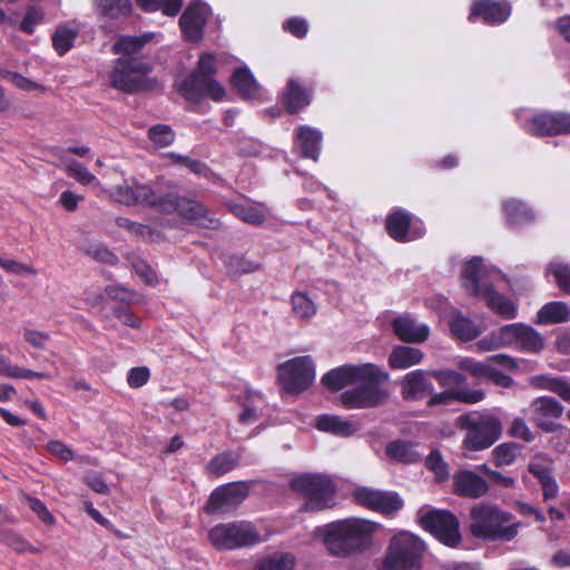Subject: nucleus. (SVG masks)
I'll list each match as a JSON object with an SVG mask.
<instances>
[{"label": "nucleus", "mask_w": 570, "mask_h": 570, "mask_svg": "<svg viewBox=\"0 0 570 570\" xmlns=\"http://www.w3.org/2000/svg\"><path fill=\"white\" fill-rule=\"evenodd\" d=\"M110 197L124 205H150L166 213H177L181 217L204 228L218 227V220L208 216L207 209L197 200L180 197L173 186L139 184L135 179L125 180L110 190Z\"/></svg>", "instance_id": "1"}, {"label": "nucleus", "mask_w": 570, "mask_h": 570, "mask_svg": "<svg viewBox=\"0 0 570 570\" xmlns=\"http://www.w3.org/2000/svg\"><path fill=\"white\" fill-rule=\"evenodd\" d=\"M389 374L373 363L345 364L331 370L322 377V383L333 391L346 386L353 389L340 395L341 404L348 410L374 407L383 403L387 392L381 386Z\"/></svg>", "instance_id": "2"}, {"label": "nucleus", "mask_w": 570, "mask_h": 570, "mask_svg": "<svg viewBox=\"0 0 570 570\" xmlns=\"http://www.w3.org/2000/svg\"><path fill=\"white\" fill-rule=\"evenodd\" d=\"M379 524L366 519L350 518L335 521L314 530L327 551L336 557H350L363 552L372 544Z\"/></svg>", "instance_id": "3"}, {"label": "nucleus", "mask_w": 570, "mask_h": 570, "mask_svg": "<svg viewBox=\"0 0 570 570\" xmlns=\"http://www.w3.org/2000/svg\"><path fill=\"white\" fill-rule=\"evenodd\" d=\"M500 277V273L488 269L480 257L466 262L462 269V285L472 296L485 298L488 306L498 315L511 320L518 314L517 305L503 295L494 292L490 279Z\"/></svg>", "instance_id": "4"}, {"label": "nucleus", "mask_w": 570, "mask_h": 570, "mask_svg": "<svg viewBox=\"0 0 570 570\" xmlns=\"http://www.w3.org/2000/svg\"><path fill=\"white\" fill-rule=\"evenodd\" d=\"M470 532L482 540H512L518 534L520 523L505 525L511 514L498 505L478 503L470 511Z\"/></svg>", "instance_id": "5"}, {"label": "nucleus", "mask_w": 570, "mask_h": 570, "mask_svg": "<svg viewBox=\"0 0 570 570\" xmlns=\"http://www.w3.org/2000/svg\"><path fill=\"white\" fill-rule=\"evenodd\" d=\"M456 425L465 431L462 442L464 451H483L494 444L502 434L500 419L490 412H471L460 415Z\"/></svg>", "instance_id": "6"}, {"label": "nucleus", "mask_w": 570, "mask_h": 570, "mask_svg": "<svg viewBox=\"0 0 570 570\" xmlns=\"http://www.w3.org/2000/svg\"><path fill=\"white\" fill-rule=\"evenodd\" d=\"M424 551L425 544L419 537L399 532L391 538L380 570H421Z\"/></svg>", "instance_id": "7"}, {"label": "nucleus", "mask_w": 570, "mask_h": 570, "mask_svg": "<svg viewBox=\"0 0 570 570\" xmlns=\"http://www.w3.org/2000/svg\"><path fill=\"white\" fill-rule=\"evenodd\" d=\"M216 71L215 57L204 53L198 60V67L179 86V92L189 101L197 102L203 97H209L219 101L225 96L224 87L213 76Z\"/></svg>", "instance_id": "8"}, {"label": "nucleus", "mask_w": 570, "mask_h": 570, "mask_svg": "<svg viewBox=\"0 0 570 570\" xmlns=\"http://www.w3.org/2000/svg\"><path fill=\"white\" fill-rule=\"evenodd\" d=\"M291 487L306 497L305 510L318 511L334 505L335 485L328 476L304 474L293 479Z\"/></svg>", "instance_id": "9"}, {"label": "nucleus", "mask_w": 570, "mask_h": 570, "mask_svg": "<svg viewBox=\"0 0 570 570\" xmlns=\"http://www.w3.org/2000/svg\"><path fill=\"white\" fill-rule=\"evenodd\" d=\"M208 538L218 550H234L264 541L254 525L246 521L217 524Z\"/></svg>", "instance_id": "10"}, {"label": "nucleus", "mask_w": 570, "mask_h": 570, "mask_svg": "<svg viewBox=\"0 0 570 570\" xmlns=\"http://www.w3.org/2000/svg\"><path fill=\"white\" fill-rule=\"evenodd\" d=\"M420 524L440 542L455 547L461 540L459 520L448 510L422 507L416 513Z\"/></svg>", "instance_id": "11"}, {"label": "nucleus", "mask_w": 570, "mask_h": 570, "mask_svg": "<svg viewBox=\"0 0 570 570\" xmlns=\"http://www.w3.org/2000/svg\"><path fill=\"white\" fill-rule=\"evenodd\" d=\"M315 379V365L311 356L288 360L278 366V380L283 389L292 394L306 390Z\"/></svg>", "instance_id": "12"}, {"label": "nucleus", "mask_w": 570, "mask_h": 570, "mask_svg": "<svg viewBox=\"0 0 570 570\" xmlns=\"http://www.w3.org/2000/svg\"><path fill=\"white\" fill-rule=\"evenodd\" d=\"M150 69L141 59L119 58L110 73V83L118 90L135 92L146 87Z\"/></svg>", "instance_id": "13"}, {"label": "nucleus", "mask_w": 570, "mask_h": 570, "mask_svg": "<svg viewBox=\"0 0 570 570\" xmlns=\"http://www.w3.org/2000/svg\"><path fill=\"white\" fill-rule=\"evenodd\" d=\"M247 497L244 483H227L212 493L206 511L208 513H226L238 507Z\"/></svg>", "instance_id": "14"}, {"label": "nucleus", "mask_w": 570, "mask_h": 570, "mask_svg": "<svg viewBox=\"0 0 570 570\" xmlns=\"http://www.w3.org/2000/svg\"><path fill=\"white\" fill-rule=\"evenodd\" d=\"M210 8L203 2H191L179 19L184 37L188 41L197 42L204 37V26L210 17Z\"/></svg>", "instance_id": "15"}, {"label": "nucleus", "mask_w": 570, "mask_h": 570, "mask_svg": "<svg viewBox=\"0 0 570 570\" xmlns=\"http://www.w3.org/2000/svg\"><path fill=\"white\" fill-rule=\"evenodd\" d=\"M563 410L560 402L549 396L534 399L528 409L531 420L544 432H552L557 429L553 420L559 419Z\"/></svg>", "instance_id": "16"}, {"label": "nucleus", "mask_w": 570, "mask_h": 570, "mask_svg": "<svg viewBox=\"0 0 570 570\" xmlns=\"http://www.w3.org/2000/svg\"><path fill=\"white\" fill-rule=\"evenodd\" d=\"M525 130L533 136L570 134V115L562 112L539 114L525 124Z\"/></svg>", "instance_id": "17"}, {"label": "nucleus", "mask_w": 570, "mask_h": 570, "mask_svg": "<svg viewBox=\"0 0 570 570\" xmlns=\"http://www.w3.org/2000/svg\"><path fill=\"white\" fill-rule=\"evenodd\" d=\"M386 229L389 235L399 242H411L424 233L422 225L412 222L411 216L401 209L387 216Z\"/></svg>", "instance_id": "18"}, {"label": "nucleus", "mask_w": 570, "mask_h": 570, "mask_svg": "<svg viewBox=\"0 0 570 570\" xmlns=\"http://www.w3.org/2000/svg\"><path fill=\"white\" fill-rule=\"evenodd\" d=\"M392 328L399 340L406 343H422L430 335L426 324L417 322L411 315L404 314L394 318Z\"/></svg>", "instance_id": "19"}, {"label": "nucleus", "mask_w": 570, "mask_h": 570, "mask_svg": "<svg viewBox=\"0 0 570 570\" xmlns=\"http://www.w3.org/2000/svg\"><path fill=\"white\" fill-rule=\"evenodd\" d=\"M520 323L503 325L493 331L476 343V347L482 352H489L505 347H515L518 342Z\"/></svg>", "instance_id": "20"}, {"label": "nucleus", "mask_w": 570, "mask_h": 570, "mask_svg": "<svg viewBox=\"0 0 570 570\" xmlns=\"http://www.w3.org/2000/svg\"><path fill=\"white\" fill-rule=\"evenodd\" d=\"M453 489L459 495L475 499L487 494L489 484L475 472L462 470L453 476Z\"/></svg>", "instance_id": "21"}, {"label": "nucleus", "mask_w": 570, "mask_h": 570, "mask_svg": "<svg viewBox=\"0 0 570 570\" xmlns=\"http://www.w3.org/2000/svg\"><path fill=\"white\" fill-rule=\"evenodd\" d=\"M510 13L511 8L507 2L479 0L473 3L469 20L481 17L487 23H500L507 20Z\"/></svg>", "instance_id": "22"}, {"label": "nucleus", "mask_w": 570, "mask_h": 570, "mask_svg": "<svg viewBox=\"0 0 570 570\" xmlns=\"http://www.w3.org/2000/svg\"><path fill=\"white\" fill-rule=\"evenodd\" d=\"M433 392L428 373L422 370L409 372L401 382V394L405 400H417Z\"/></svg>", "instance_id": "23"}, {"label": "nucleus", "mask_w": 570, "mask_h": 570, "mask_svg": "<svg viewBox=\"0 0 570 570\" xmlns=\"http://www.w3.org/2000/svg\"><path fill=\"white\" fill-rule=\"evenodd\" d=\"M228 208L236 217L250 225H262L271 215L264 204L248 200L229 202Z\"/></svg>", "instance_id": "24"}, {"label": "nucleus", "mask_w": 570, "mask_h": 570, "mask_svg": "<svg viewBox=\"0 0 570 570\" xmlns=\"http://www.w3.org/2000/svg\"><path fill=\"white\" fill-rule=\"evenodd\" d=\"M317 430L336 436L347 438L360 430L358 423L338 415L324 414L316 419Z\"/></svg>", "instance_id": "25"}, {"label": "nucleus", "mask_w": 570, "mask_h": 570, "mask_svg": "<svg viewBox=\"0 0 570 570\" xmlns=\"http://www.w3.org/2000/svg\"><path fill=\"white\" fill-rule=\"evenodd\" d=\"M446 317L451 333L462 341H472L482 333V328L476 323L456 308H453Z\"/></svg>", "instance_id": "26"}, {"label": "nucleus", "mask_w": 570, "mask_h": 570, "mask_svg": "<svg viewBox=\"0 0 570 570\" xmlns=\"http://www.w3.org/2000/svg\"><path fill=\"white\" fill-rule=\"evenodd\" d=\"M296 141L304 157L317 160L321 150L322 132L308 126H301L296 130Z\"/></svg>", "instance_id": "27"}, {"label": "nucleus", "mask_w": 570, "mask_h": 570, "mask_svg": "<svg viewBox=\"0 0 570 570\" xmlns=\"http://www.w3.org/2000/svg\"><path fill=\"white\" fill-rule=\"evenodd\" d=\"M423 357L424 353L417 347L397 345L389 356V365L394 370H406L420 364Z\"/></svg>", "instance_id": "28"}, {"label": "nucleus", "mask_w": 570, "mask_h": 570, "mask_svg": "<svg viewBox=\"0 0 570 570\" xmlns=\"http://www.w3.org/2000/svg\"><path fill=\"white\" fill-rule=\"evenodd\" d=\"M232 81L234 87L246 99H258L263 95L262 88L246 67L235 70Z\"/></svg>", "instance_id": "29"}, {"label": "nucleus", "mask_w": 570, "mask_h": 570, "mask_svg": "<svg viewBox=\"0 0 570 570\" xmlns=\"http://www.w3.org/2000/svg\"><path fill=\"white\" fill-rule=\"evenodd\" d=\"M570 320V308L563 302L544 304L537 313L535 323L540 325L564 323Z\"/></svg>", "instance_id": "30"}, {"label": "nucleus", "mask_w": 570, "mask_h": 570, "mask_svg": "<svg viewBox=\"0 0 570 570\" xmlns=\"http://www.w3.org/2000/svg\"><path fill=\"white\" fill-rule=\"evenodd\" d=\"M544 337L530 325L520 323L517 348L529 352L540 353L544 350Z\"/></svg>", "instance_id": "31"}, {"label": "nucleus", "mask_w": 570, "mask_h": 570, "mask_svg": "<svg viewBox=\"0 0 570 570\" xmlns=\"http://www.w3.org/2000/svg\"><path fill=\"white\" fill-rule=\"evenodd\" d=\"M283 100L287 110L294 114L309 104L311 96L294 79H291L283 94Z\"/></svg>", "instance_id": "32"}, {"label": "nucleus", "mask_w": 570, "mask_h": 570, "mask_svg": "<svg viewBox=\"0 0 570 570\" xmlns=\"http://www.w3.org/2000/svg\"><path fill=\"white\" fill-rule=\"evenodd\" d=\"M153 37L154 33H145L141 37H120L114 43L112 50L116 55H121L125 59H132V56L138 53Z\"/></svg>", "instance_id": "33"}, {"label": "nucleus", "mask_w": 570, "mask_h": 570, "mask_svg": "<svg viewBox=\"0 0 570 570\" xmlns=\"http://www.w3.org/2000/svg\"><path fill=\"white\" fill-rule=\"evenodd\" d=\"M503 210L509 224L523 225L534 218L533 212L522 202L510 198L504 200Z\"/></svg>", "instance_id": "34"}, {"label": "nucleus", "mask_w": 570, "mask_h": 570, "mask_svg": "<svg viewBox=\"0 0 570 570\" xmlns=\"http://www.w3.org/2000/svg\"><path fill=\"white\" fill-rule=\"evenodd\" d=\"M484 393L482 391H444L434 394L429 400V405L449 404L453 400L473 404L482 401Z\"/></svg>", "instance_id": "35"}, {"label": "nucleus", "mask_w": 570, "mask_h": 570, "mask_svg": "<svg viewBox=\"0 0 570 570\" xmlns=\"http://www.w3.org/2000/svg\"><path fill=\"white\" fill-rule=\"evenodd\" d=\"M0 375L7 376L10 379H24V380L52 379V376L48 373L35 372L29 368L13 365L7 357H4L1 354H0Z\"/></svg>", "instance_id": "36"}, {"label": "nucleus", "mask_w": 570, "mask_h": 570, "mask_svg": "<svg viewBox=\"0 0 570 570\" xmlns=\"http://www.w3.org/2000/svg\"><path fill=\"white\" fill-rule=\"evenodd\" d=\"M239 456L235 452L228 451L214 456L206 469L208 473L220 476L232 471L238 463Z\"/></svg>", "instance_id": "37"}, {"label": "nucleus", "mask_w": 570, "mask_h": 570, "mask_svg": "<svg viewBox=\"0 0 570 570\" xmlns=\"http://www.w3.org/2000/svg\"><path fill=\"white\" fill-rule=\"evenodd\" d=\"M292 309L298 318H311L316 314L314 302L303 292H296L292 295Z\"/></svg>", "instance_id": "38"}, {"label": "nucleus", "mask_w": 570, "mask_h": 570, "mask_svg": "<svg viewBox=\"0 0 570 570\" xmlns=\"http://www.w3.org/2000/svg\"><path fill=\"white\" fill-rule=\"evenodd\" d=\"M76 38L77 30L71 29L67 26L58 27L52 37V43L56 51L60 56L65 55L72 47Z\"/></svg>", "instance_id": "39"}, {"label": "nucleus", "mask_w": 570, "mask_h": 570, "mask_svg": "<svg viewBox=\"0 0 570 570\" xmlns=\"http://www.w3.org/2000/svg\"><path fill=\"white\" fill-rule=\"evenodd\" d=\"M100 11L109 18H120L129 14L130 0H97Z\"/></svg>", "instance_id": "40"}, {"label": "nucleus", "mask_w": 570, "mask_h": 570, "mask_svg": "<svg viewBox=\"0 0 570 570\" xmlns=\"http://www.w3.org/2000/svg\"><path fill=\"white\" fill-rule=\"evenodd\" d=\"M294 561L293 554L278 553L258 562L255 570H289L293 568Z\"/></svg>", "instance_id": "41"}, {"label": "nucleus", "mask_w": 570, "mask_h": 570, "mask_svg": "<svg viewBox=\"0 0 570 570\" xmlns=\"http://www.w3.org/2000/svg\"><path fill=\"white\" fill-rule=\"evenodd\" d=\"M459 367L478 379H488L493 373V366L489 363V358L484 362H479L474 358L465 357L459 361Z\"/></svg>", "instance_id": "42"}, {"label": "nucleus", "mask_w": 570, "mask_h": 570, "mask_svg": "<svg viewBox=\"0 0 570 570\" xmlns=\"http://www.w3.org/2000/svg\"><path fill=\"white\" fill-rule=\"evenodd\" d=\"M552 460L543 454L535 455L529 463V471L540 481L552 476Z\"/></svg>", "instance_id": "43"}, {"label": "nucleus", "mask_w": 570, "mask_h": 570, "mask_svg": "<svg viewBox=\"0 0 570 570\" xmlns=\"http://www.w3.org/2000/svg\"><path fill=\"white\" fill-rule=\"evenodd\" d=\"M402 505L403 501L396 493L380 491V499L375 501L373 510L383 514H392L399 511Z\"/></svg>", "instance_id": "44"}, {"label": "nucleus", "mask_w": 570, "mask_h": 570, "mask_svg": "<svg viewBox=\"0 0 570 570\" xmlns=\"http://www.w3.org/2000/svg\"><path fill=\"white\" fill-rule=\"evenodd\" d=\"M83 252L95 261L101 263L115 265L118 262L117 256L99 242L88 243L83 247Z\"/></svg>", "instance_id": "45"}, {"label": "nucleus", "mask_w": 570, "mask_h": 570, "mask_svg": "<svg viewBox=\"0 0 570 570\" xmlns=\"http://www.w3.org/2000/svg\"><path fill=\"white\" fill-rule=\"evenodd\" d=\"M149 139L159 148L167 147L175 140V134L167 125L153 126L148 131Z\"/></svg>", "instance_id": "46"}, {"label": "nucleus", "mask_w": 570, "mask_h": 570, "mask_svg": "<svg viewBox=\"0 0 570 570\" xmlns=\"http://www.w3.org/2000/svg\"><path fill=\"white\" fill-rule=\"evenodd\" d=\"M519 454V448L513 443H503L493 450L494 462L497 465L512 464Z\"/></svg>", "instance_id": "47"}, {"label": "nucleus", "mask_w": 570, "mask_h": 570, "mask_svg": "<svg viewBox=\"0 0 570 570\" xmlns=\"http://www.w3.org/2000/svg\"><path fill=\"white\" fill-rule=\"evenodd\" d=\"M386 453L390 458L402 462H414L417 459V454L411 446L403 442L390 443L386 448Z\"/></svg>", "instance_id": "48"}, {"label": "nucleus", "mask_w": 570, "mask_h": 570, "mask_svg": "<svg viewBox=\"0 0 570 570\" xmlns=\"http://www.w3.org/2000/svg\"><path fill=\"white\" fill-rule=\"evenodd\" d=\"M425 465L429 470H431L434 473L435 479L438 481L442 482L448 479V476H449L448 465L443 461L440 452L432 451L425 460Z\"/></svg>", "instance_id": "49"}, {"label": "nucleus", "mask_w": 570, "mask_h": 570, "mask_svg": "<svg viewBox=\"0 0 570 570\" xmlns=\"http://www.w3.org/2000/svg\"><path fill=\"white\" fill-rule=\"evenodd\" d=\"M226 265L233 274H248L261 268V264L258 262L248 261L242 256L229 257Z\"/></svg>", "instance_id": "50"}, {"label": "nucleus", "mask_w": 570, "mask_h": 570, "mask_svg": "<svg viewBox=\"0 0 570 570\" xmlns=\"http://www.w3.org/2000/svg\"><path fill=\"white\" fill-rule=\"evenodd\" d=\"M0 267L14 275H37V269L32 265L6 256H0Z\"/></svg>", "instance_id": "51"}, {"label": "nucleus", "mask_w": 570, "mask_h": 570, "mask_svg": "<svg viewBox=\"0 0 570 570\" xmlns=\"http://www.w3.org/2000/svg\"><path fill=\"white\" fill-rule=\"evenodd\" d=\"M66 170L73 179L82 185L98 184L96 176L78 161L72 160L68 163Z\"/></svg>", "instance_id": "52"}, {"label": "nucleus", "mask_w": 570, "mask_h": 570, "mask_svg": "<svg viewBox=\"0 0 570 570\" xmlns=\"http://www.w3.org/2000/svg\"><path fill=\"white\" fill-rule=\"evenodd\" d=\"M548 272L553 274L558 286L570 294V266L562 263H552Z\"/></svg>", "instance_id": "53"}, {"label": "nucleus", "mask_w": 570, "mask_h": 570, "mask_svg": "<svg viewBox=\"0 0 570 570\" xmlns=\"http://www.w3.org/2000/svg\"><path fill=\"white\" fill-rule=\"evenodd\" d=\"M42 20L43 11L38 7H30L21 21L20 28L22 31L31 35L35 31L36 26L41 23Z\"/></svg>", "instance_id": "54"}, {"label": "nucleus", "mask_w": 570, "mask_h": 570, "mask_svg": "<svg viewBox=\"0 0 570 570\" xmlns=\"http://www.w3.org/2000/svg\"><path fill=\"white\" fill-rule=\"evenodd\" d=\"M433 377H435L439 383L444 387H450L454 385H462L465 382V377L455 371H432L430 373Z\"/></svg>", "instance_id": "55"}, {"label": "nucleus", "mask_w": 570, "mask_h": 570, "mask_svg": "<svg viewBox=\"0 0 570 570\" xmlns=\"http://www.w3.org/2000/svg\"><path fill=\"white\" fill-rule=\"evenodd\" d=\"M27 504L30 510H32L39 519L45 522L46 524H53L55 523V517L51 514V512L47 509L43 502H41L37 498H27Z\"/></svg>", "instance_id": "56"}, {"label": "nucleus", "mask_w": 570, "mask_h": 570, "mask_svg": "<svg viewBox=\"0 0 570 570\" xmlns=\"http://www.w3.org/2000/svg\"><path fill=\"white\" fill-rule=\"evenodd\" d=\"M354 497L357 503L373 510L375 501L380 499V490L360 488L355 490Z\"/></svg>", "instance_id": "57"}, {"label": "nucleus", "mask_w": 570, "mask_h": 570, "mask_svg": "<svg viewBox=\"0 0 570 570\" xmlns=\"http://www.w3.org/2000/svg\"><path fill=\"white\" fill-rule=\"evenodd\" d=\"M23 338L32 347L43 350L50 340V336L45 332H40L33 328H26L23 331Z\"/></svg>", "instance_id": "58"}, {"label": "nucleus", "mask_w": 570, "mask_h": 570, "mask_svg": "<svg viewBox=\"0 0 570 570\" xmlns=\"http://www.w3.org/2000/svg\"><path fill=\"white\" fill-rule=\"evenodd\" d=\"M510 434L525 442H531L534 440V433L530 430L528 424L521 417H515L513 420L510 429Z\"/></svg>", "instance_id": "59"}, {"label": "nucleus", "mask_w": 570, "mask_h": 570, "mask_svg": "<svg viewBox=\"0 0 570 570\" xmlns=\"http://www.w3.org/2000/svg\"><path fill=\"white\" fill-rule=\"evenodd\" d=\"M149 370L145 366L134 367L129 371L127 382L132 389H138L145 385L149 380Z\"/></svg>", "instance_id": "60"}, {"label": "nucleus", "mask_w": 570, "mask_h": 570, "mask_svg": "<svg viewBox=\"0 0 570 570\" xmlns=\"http://www.w3.org/2000/svg\"><path fill=\"white\" fill-rule=\"evenodd\" d=\"M47 450L55 456L61 459L62 461H70L73 459L72 450L61 441H50L47 444Z\"/></svg>", "instance_id": "61"}, {"label": "nucleus", "mask_w": 570, "mask_h": 570, "mask_svg": "<svg viewBox=\"0 0 570 570\" xmlns=\"http://www.w3.org/2000/svg\"><path fill=\"white\" fill-rule=\"evenodd\" d=\"M85 481L92 491L99 494L109 493V487L100 473L90 472L86 475Z\"/></svg>", "instance_id": "62"}, {"label": "nucleus", "mask_w": 570, "mask_h": 570, "mask_svg": "<svg viewBox=\"0 0 570 570\" xmlns=\"http://www.w3.org/2000/svg\"><path fill=\"white\" fill-rule=\"evenodd\" d=\"M284 29L297 38L306 36L308 27L307 22L302 18H292L284 22Z\"/></svg>", "instance_id": "63"}, {"label": "nucleus", "mask_w": 570, "mask_h": 570, "mask_svg": "<svg viewBox=\"0 0 570 570\" xmlns=\"http://www.w3.org/2000/svg\"><path fill=\"white\" fill-rule=\"evenodd\" d=\"M548 391L558 394L563 401L570 402V382L567 380L557 377L554 383L548 386Z\"/></svg>", "instance_id": "64"}]
</instances>
